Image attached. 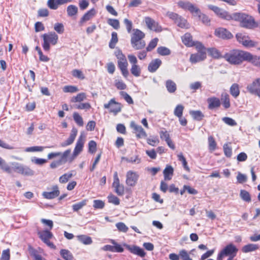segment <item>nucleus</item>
I'll use <instances>...</instances> for the list:
<instances>
[{
	"instance_id": "1",
	"label": "nucleus",
	"mask_w": 260,
	"mask_h": 260,
	"mask_svg": "<svg viewBox=\"0 0 260 260\" xmlns=\"http://www.w3.org/2000/svg\"><path fill=\"white\" fill-rule=\"evenodd\" d=\"M249 52L241 50H233L225 53L223 58L230 64L238 65L248 59Z\"/></svg>"
},
{
	"instance_id": "2",
	"label": "nucleus",
	"mask_w": 260,
	"mask_h": 260,
	"mask_svg": "<svg viewBox=\"0 0 260 260\" xmlns=\"http://www.w3.org/2000/svg\"><path fill=\"white\" fill-rule=\"evenodd\" d=\"M231 20H234L240 22L241 26L245 28H251L254 24L253 18L245 13H235L232 14Z\"/></svg>"
},
{
	"instance_id": "3",
	"label": "nucleus",
	"mask_w": 260,
	"mask_h": 260,
	"mask_svg": "<svg viewBox=\"0 0 260 260\" xmlns=\"http://www.w3.org/2000/svg\"><path fill=\"white\" fill-rule=\"evenodd\" d=\"M133 31L131 40L132 47L136 50L143 49L146 45L145 41L142 40L145 37L144 33L138 29H134Z\"/></svg>"
},
{
	"instance_id": "4",
	"label": "nucleus",
	"mask_w": 260,
	"mask_h": 260,
	"mask_svg": "<svg viewBox=\"0 0 260 260\" xmlns=\"http://www.w3.org/2000/svg\"><path fill=\"white\" fill-rule=\"evenodd\" d=\"M43 40L42 47L45 51L48 52L50 49V44L55 45L58 42V36L53 31L46 33L42 35Z\"/></svg>"
},
{
	"instance_id": "5",
	"label": "nucleus",
	"mask_w": 260,
	"mask_h": 260,
	"mask_svg": "<svg viewBox=\"0 0 260 260\" xmlns=\"http://www.w3.org/2000/svg\"><path fill=\"white\" fill-rule=\"evenodd\" d=\"M238 249L233 244H230L224 247L218 254L217 260H222V258L225 256L234 257L237 254Z\"/></svg>"
},
{
	"instance_id": "6",
	"label": "nucleus",
	"mask_w": 260,
	"mask_h": 260,
	"mask_svg": "<svg viewBox=\"0 0 260 260\" xmlns=\"http://www.w3.org/2000/svg\"><path fill=\"white\" fill-rule=\"evenodd\" d=\"M246 89L249 93L260 98V78L254 79L247 86Z\"/></svg>"
},
{
	"instance_id": "7",
	"label": "nucleus",
	"mask_w": 260,
	"mask_h": 260,
	"mask_svg": "<svg viewBox=\"0 0 260 260\" xmlns=\"http://www.w3.org/2000/svg\"><path fill=\"white\" fill-rule=\"evenodd\" d=\"M13 169L18 173L25 176H32L35 174L34 171L31 170L28 167L20 165L18 163L16 164V165L14 167Z\"/></svg>"
},
{
	"instance_id": "8",
	"label": "nucleus",
	"mask_w": 260,
	"mask_h": 260,
	"mask_svg": "<svg viewBox=\"0 0 260 260\" xmlns=\"http://www.w3.org/2000/svg\"><path fill=\"white\" fill-rule=\"evenodd\" d=\"M208 8L212 10L219 17L227 20H231L232 15L229 14L226 11L220 8L213 5H209Z\"/></svg>"
},
{
	"instance_id": "9",
	"label": "nucleus",
	"mask_w": 260,
	"mask_h": 260,
	"mask_svg": "<svg viewBox=\"0 0 260 260\" xmlns=\"http://www.w3.org/2000/svg\"><path fill=\"white\" fill-rule=\"evenodd\" d=\"M113 187L115 188V192L118 196H122L124 192V188L123 185L120 184L119 179L117 172L114 174V181L112 184Z\"/></svg>"
},
{
	"instance_id": "10",
	"label": "nucleus",
	"mask_w": 260,
	"mask_h": 260,
	"mask_svg": "<svg viewBox=\"0 0 260 260\" xmlns=\"http://www.w3.org/2000/svg\"><path fill=\"white\" fill-rule=\"evenodd\" d=\"M105 109L109 110V112L116 114L121 111L120 104L116 102L114 99H111L108 103L104 105Z\"/></svg>"
},
{
	"instance_id": "11",
	"label": "nucleus",
	"mask_w": 260,
	"mask_h": 260,
	"mask_svg": "<svg viewBox=\"0 0 260 260\" xmlns=\"http://www.w3.org/2000/svg\"><path fill=\"white\" fill-rule=\"evenodd\" d=\"M71 153V150L68 149L63 153L60 152H51L48 154L47 157L48 159H53L57 156H60V159L61 161L65 164L67 161V157Z\"/></svg>"
},
{
	"instance_id": "12",
	"label": "nucleus",
	"mask_w": 260,
	"mask_h": 260,
	"mask_svg": "<svg viewBox=\"0 0 260 260\" xmlns=\"http://www.w3.org/2000/svg\"><path fill=\"white\" fill-rule=\"evenodd\" d=\"M84 142L85 137L81 134L77 140L75 147L73 151V156L76 157L82 151Z\"/></svg>"
},
{
	"instance_id": "13",
	"label": "nucleus",
	"mask_w": 260,
	"mask_h": 260,
	"mask_svg": "<svg viewBox=\"0 0 260 260\" xmlns=\"http://www.w3.org/2000/svg\"><path fill=\"white\" fill-rule=\"evenodd\" d=\"M139 175L135 172L129 171L126 173V183L128 186H134L136 185Z\"/></svg>"
},
{
	"instance_id": "14",
	"label": "nucleus",
	"mask_w": 260,
	"mask_h": 260,
	"mask_svg": "<svg viewBox=\"0 0 260 260\" xmlns=\"http://www.w3.org/2000/svg\"><path fill=\"white\" fill-rule=\"evenodd\" d=\"M123 246L132 253L139 255L142 257H144L146 253L142 248L136 245H130L124 244Z\"/></svg>"
},
{
	"instance_id": "15",
	"label": "nucleus",
	"mask_w": 260,
	"mask_h": 260,
	"mask_svg": "<svg viewBox=\"0 0 260 260\" xmlns=\"http://www.w3.org/2000/svg\"><path fill=\"white\" fill-rule=\"evenodd\" d=\"M145 21L147 27L150 29L156 32L161 31V27L153 19L147 17L145 18Z\"/></svg>"
},
{
	"instance_id": "16",
	"label": "nucleus",
	"mask_w": 260,
	"mask_h": 260,
	"mask_svg": "<svg viewBox=\"0 0 260 260\" xmlns=\"http://www.w3.org/2000/svg\"><path fill=\"white\" fill-rule=\"evenodd\" d=\"M206 58V50H201L197 53L191 54L190 57V61L191 63H195L204 60Z\"/></svg>"
},
{
	"instance_id": "17",
	"label": "nucleus",
	"mask_w": 260,
	"mask_h": 260,
	"mask_svg": "<svg viewBox=\"0 0 260 260\" xmlns=\"http://www.w3.org/2000/svg\"><path fill=\"white\" fill-rule=\"evenodd\" d=\"M215 35L223 39H229L233 37L232 34L230 31L222 27L216 29Z\"/></svg>"
},
{
	"instance_id": "18",
	"label": "nucleus",
	"mask_w": 260,
	"mask_h": 260,
	"mask_svg": "<svg viewBox=\"0 0 260 260\" xmlns=\"http://www.w3.org/2000/svg\"><path fill=\"white\" fill-rule=\"evenodd\" d=\"M130 126L137 133L136 135L138 138H141L147 137L146 132L141 125H137L135 122L132 121Z\"/></svg>"
},
{
	"instance_id": "19",
	"label": "nucleus",
	"mask_w": 260,
	"mask_h": 260,
	"mask_svg": "<svg viewBox=\"0 0 260 260\" xmlns=\"http://www.w3.org/2000/svg\"><path fill=\"white\" fill-rule=\"evenodd\" d=\"M59 190L57 185H54L52 187V190L51 191H45L42 194L44 198L47 199H53L59 195Z\"/></svg>"
},
{
	"instance_id": "20",
	"label": "nucleus",
	"mask_w": 260,
	"mask_h": 260,
	"mask_svg": "<svg viewBox=\"0 0 260 260\" xmlns=\"http://www.w3.org/2000/svg\"><path fill=\"white\" fill-rule=\"evenodd\" d=\"M77 129L75 127H73L71 130L69 138L65 142L61 143L60 146L64 147L71 145L74 142L77 135Z\"/></svg>"
},
{
	"instance_id": "21",
	"label": "nucleus",
	"mask_w": 260,
	"mask_h": 260,
	"mask_svg": "<svg viewBox=\"0 0 260 260\" xmlns=\"http://www.w3.org/2000/svg\"><path fill=\"white\" fill-rule=\"evenodd\" d=\"M159 135L160 139L165 140L170 148L173 150L175 148L174 144L170 139V135L167 131H161L159 132Z\"/></svg>"
},
{
	"instance_id": "22",
	"label": "nucleus",
	"mask_w": 260,
	"mask_h": 260,
	"mask_svg": "<svg viewBox=\"0 0 260 260\" xmlns=\"http://www.w3.org/2000/svg\"><path fill=\"white\" fill-rule=\"evenodd\" d=\"M116 56L118 59V67L119 68L128 66L126 58L121 51H118L116 53Z\"/></svg>"
},
{
	"instance_id": "23",
	"label": "nucleus",
	"mask_w": 260,
	"mask_h": 260,
	"mask_svg": "<svg viewBox=\"0 0 260 260\" xmlns=\"http://www.w3.org/2000/svg\"><path fill=\"white\" fill-rule=\"evenodd\" d=\"M96 14V11L94 8L88 11L82 17L79 21L80 25H82L85 22L90 20L92 17L94 16Z\"/></svg>"
},
{
	"instance_id": "24",
	"label": "nucleus",
	"mask_w": 260,
	"mask_h": 260,
	"mask_svg": "<svg viewBox=\"0 0 260 260\" xmlns=\"http://www.w3.org/2000/svg\"><path fill=\"white\" fill-rule=\"evenodd\" d=\"M161 61L158 58L152 60L148 65V70L151 73L155 72L161 64Z\"/></svg>"
},
{
	"instance_id": "25",
	"label": "nucleus",
	"mask_w": 260,
	"mask_h": 260,
	"mask_svg": "<svg viewBox=\"0 0 260 260\" xmlns=\"http://www.w3.org/2000/svg\"><path fill=\"white\" fill-rule=\"evenodd\" d=\"M208 103V108L210 109H213L218 108L220 105V101L219 99L216 97H211L207 99Z\"/></svg>"
},
{
	"instance_id": "26",
	"label": "nucleus",
	"mask_w": 260,
	"mask_h": 260,
	"mask_svg": "<svg viewBox=\"0 0 260 260\" xmlns=\"http://www.w3.org/2000/svg\"><path fill=\"white\" fill-rule=\"evenodd\" d=\"M76 175L75 171H71V172L65 173L61 176L59 178V181L61 183H67L70 178Z\"/></svg>"
},
{
	"instance_id": "27",
	"label": "nucleus",
	"mask_w": 260,
	"mask_h": 260,
	"mask_svg": "<svg viewBox=\"0 0 260 260\" xmlns=\"http://www.w3.org/2000/svg\"><path fill=\"white\" fill-rule=\"evenodd\" d=\"M247 56L248 59H247V61L251 62L256 67H260V57L253 55L249 52Z\"/></svg>"
},
{
	"instance_id": "28",
	"label": "nucleus",
	"mask_w": 260,
	"mask_h": 260,
	"mask_svg": "<svg viewBox=\"0 0 260 260\" xmlns=\"http://www.w3.org/2000/svg\"><path fill=\"white\" fill-rule=\"evenodd\" d=\"M165 85L167 91L170 93L175 92L177 89V85L176 83L172 80H167Z\"/></svg>"
},
{
	"instance_id": "29",
	"label": "nucleus",
	"mask_w": 260,
	"mask_h": 260,
	"mask_svg": "<svg viewBox=\"0 0 260 260\" xmlns=\"http://www.w3.org/2000/svg\"><path fill=\"white\" fill-rule=\"evenodd\" d=\"M174 169L171 166H167L164 170L163 173L165 180H170L173 175Z\"/></svg>"
},
{
	"instance_id": "30",
	"label": "nucleus",
	"mask_w": 260,
	"mask_h": 260,
	"mask_svg": "<svg viewBox=\"0 0 260 260\" xmlns=\"http://www.w3.org/2000/svg\"><path fill=\"white\" fill-rule=\"evenodd\" d=\"M182 41L186 46L190 47L194 45V43L192 39V36L189 33H186L183 36H182Z\"/></svg>"
},
{
	"instance_id": "31",
	"label": "nucleus",
	"mask_w": 260,
	"mask_h": 260,
	"mask_svg": "<svg viewBox=\"0 0 260 260\" xmlns=\"http://www.w3.org/2000/svg\"><path fill=\"white\" fill-rule=\"evenodd\" d=\"M221 101L224 108L228 109L230 108L231 106L230 96L227 93L223 92L221 94Z\"/></svg>"
},
{
	"instance_id": "32",
	"label": "nucleus",
	"mask_w": 260,
	"mask_h": 260,
	"mask_svg": "<svg viewBox=\"0 0 260 260\" xmlns=\"http://www.w3.org/2000/svg\"><path fill=\"white\" fill-rule=\"evenodd\" d=\"M258 246L255 244H248L245 245L242 248V251L244 253H248L256 250L258 249Z\"/></svg>"
},
{
	"instance_id": "33",
	"label": "nucleus",
	"mask_w": 260,
	"mask_h": 260,
	"mask_svg": "<svg viewBox=\"0 0 260 260\" xmlns=\"http://www.w3.org/2000/svg\"><path fill=\"white\" fill-rule=\"evenodd\" d=\"M78 12V9L77 6L73 5H69L67 8V12L68 16L73 17L76 15Z\"/></svg>"
},
{
	"instance_id": "34",
	"label": "nucleus",
	"mask_w": 260,
	"mask_h": 260,
	"mask_svg": "<svg viewBox=\"0 0 260 260\" xmlns=\"http://www.w3.org/2000/svg\"><path fill=\"white\" fill-rule=\"evenodd\" d=\"M40 239L44 242L49 240L53 236L52 233L48 231L45 230L38 233Z\"/></svg>"
},
{
	"instance_id": "35",
	"label": "nucleus",
	"mask_w": 260,
	"mask_h": 260,
	"mask_svg": "<svg viewBox=\"0 0 260 260\" xmlns=\"http://www.w3.org/2000/svg\"><path fill=\"white\" fill-rule=\"evenodd\" d=\"M230 92L231 95L235 98L238 97L240 94L239 85L237 83H234L232 84L230 87Z\"/></svg>"
},
{
	"instance_id": "36",
	"label": "nucleus",
	"mask_w": 260,
	"mask_h": 260,
	"mask_svg": "<svg viewBox=\"0 0 260 260\" xmlns=\"http://www.w3.org/2000/svg\"><path fill=\"white\" fill-rule=\"evenodd\" d=\"M189 114L194 120H196L198 121H201L204 117V115L202 113V112L199 110L190 111Z\"/></svg>"
},
{
	"instance_id": "37",
	"label": "nucleus",
	"mask_w": 260,
	"mask_h": 260,
	"mask_svg": "<svg viewBox=\"0 0 260 260\" xmlns=\"http://www.w3.org/2000/svg\"><path fill=\"white\" fill-rule=\"evenodd\" d=\"M86 99V94L84 92H81L78 93L76 96H73L71 99V102L72 103L81 102Z\"/></svg>"
},
{
	"instance_id": "38",
	"label": "nucleus",
	"mask_w": 260,
	"mask_h": 260,
	"mask_svg": "<svg viewBox=\"0 0 260 260\" xmlns=\"http://www.w3.org/2000/svg\"><path fill=\"white\" fill-rule=\"evenodd\" d=\"M175 23L182 28H188L189 27V24L187 23V20L181 16Z\"/></svg>"
},
{
	"instance_id": "39",
	"label": "nucleus",
	"mask_w": 260,
	"mask_h": 260,
	"mask_svg": "<svg viewBox=\"0 0 260 260\" xmlns=\"http://www.w3.org/2000/svg\"><path fill=\"white\" fill-rule=\"evenodd\" d=\"M0 169L8 173H11V169L6 161L0 156Z\"/></svg>"
},
{
	"instance_id": "40",
	"label": "nucleus",
	"mask_w": 260,
	"mask_h": 260,
	"mask_svg": "<svg viewBox=\"0 0 260 260\" xmlns=\"http://www.w3.org/2000/svg\"><path fill=\"white\" fill-rule=\"evenodd\" d=\"M78 240L85 245H89L92 243L91 238L86 235H79L77 236Z\"/></svg>"
},
{
	"instance_id": "41",
	"label": "nucleus",
	"mask_w": 260,
	"mask_h": 260,
	"mask_svg": "<svg viewBox=\"0 0 260 260\" xmlns=\"http://www.w3.org/2000/svg\"><path fill=\"white\" fill-rule=\"evenodd\" d=\"M60 254L65 260H73L74 258L73 254L68 250L61 249L60 251Z\"/></svg>"
},
{
	"instance_id": "42",
	"label": "nucleus",
	"mask_w": 260,
	"mask_h": 260,
	"mask_svg": "<svg viewBox=\"0 0 260 260\" xmlns=\"http://www.w3.org/2000/svg\"><path fill=\"white\" fill-rule=\"evenodd\" d=\"M240 197L242 200L246 202H251V196L249 193L245 190H241L240 193Z\"/></svg>"
},
{
	"instance_id": "43",
	"label": "nucleus",
	"mask_w": 260,
	"mask_h": 260,
	"mask_svg": "<svg viewBox=\"0 0 260 260\" xmlns=\"http://www.w3.org/2000/svg\"><path fill=\"white\" fill-rule=\"evenodd\" d=\"M111 36V39L109 43V46L110 48L114 49L118 40L117 34L116 32H113Z\"/></svg>"
},
{
	"instance_id": "44",
	"label": "nucleus",
	"mask_w": 260,
	"mask_h": 260,
	"mask_svg": "<svg viewBox=\"0 0 260 260\" xmlns=\"http://www.w3.org/2000/svg\"><path fill=\"white\" fill-rule=\"evenodd\" d=\"M131 72L134 76L139 77L140 76L141 73V68L138 64L132 65L131 69Z\"/></svg>"
},
{
	"instance_id": "45",
	"label": "nucleus",
	"mask_w": 260,
	"mask_h": 260,
	"mask_svg": "<svg viewBox=\"0 0 260 260\" xmlns=\"http://www.w3.org/2000/svg\"><path fill=\"white\" fill-rule=\"evenodd\" d=\"M208 145H209V149L213 151L215 150L216 148V142L213 136H209L208 139Z\"/></svg>"
},
{
	"instance_id": "46",
	"label": "nucleus",
	"mask_w": 260,
	"mask_h": 260,
	"mask_svg": "<svg viewBox=\"0 0 260 260\" xmlns=\"http://www.w3.org/2000/svg\"><path fill=\"white\" fill-rule=\"evenodd\" d=\"M122 160H124L127 162L135 163V164H140L141 162V158H139L138 155H136L135 157H122Z\"/></svg>"
},
{
	"instance_id": "47",
	"label": "nucleus",
	"mask_w": 260,
	"mask_h": 260,
	"mask_svg": "<svg viewBox=\"0 0 260 260\" xmlns=\"http://www.w3.org/2000/svg\"><path fill=\"white\" fill-rule=\"evenodd\" d=\"M184 106L181 104L177 105L174 111V114L177 117L182 116L184 110Z\"/></svg>"
},
{
	"instance_id": "48",
	"label": "nucleus",
	"mask_w": 260,
	"mask_h": 260,
	"mask_svg": "<svg viewBox=\"0 0 260 260\" xmlns=\"http://www.w3.org/2000/svg\"><path fill=\"white\" fill-rule=\"evenodd\" d=\"M87 204V200H84L81 202L77 203L73 205L72 208L74 211H78L79 210L82 208L84 206H85Z\"/></svg>"
},
{
	"instance_id": "49",
	"label": "nucleus",
	"mask_w": 260,
	"mask_h": 260,
	"mask_svg": "<svg viewBox=\"0 0 260 260\" xmlns=\"http://www.w3.org/2000/svg\"><path fill=\"white\" fill-rule=\"evenodd\" d=\"M73 118L76 123L79 126H82L83 125V120L82 117L77 112L73 113Z\"/></svg>"
},
{
	"instance_id": "50",
	"label": "nucleus",
	"mask_w": 260,
	"mask_h": 260,
	"mask_svg": "<svg viewBox=\"0 0 260 260\" xmlns=\"http://www.w3.org/2000/svg\"><path fill=\"white\" fill-rule=\"evenodd\" d=\"M199 18V19L202 22V23L206 25H209L210 23V19L209 17L202 13H200L197 15Z\"/></svg>"
},
{
	"instance_id": "51",
	"label": "nucleus",
	"mask_w": 260,
	"mask_h": 260,
	"mask_svg": "<svg viewBox=\"0 0 260 260\" xmlns=\"http://www.w3.org/2000/svg\"><path fill=\"white\" fill-rule=\"evenodd\" d=\"M157 52L161 55H168L171 53V51L169 49L166 47H159L157 49Z\"/></svg>"
},
{
	"instance_id": "52",
	"label": "nucleus",
	"mask_w": 260,
	"mask_h": 260,
	"mask_svg": "<svg viewBox=\"0 0 260 260\" xmlns=\"http://www.w3.org/2000/svg\"><path fill=\"white\" fill-rule=\"evenodd\" d=\"M194 16H197L198 14L201 13V11L199 8H198L194 5L190 3L187 9Z\"/></svg>"
},
{
	"instance_id": "53",
	"label": "nucleus",
	"mask_w": 260,
	"mask_h": 260,
	"mask_svg": "<svg viewBox=\"0 0 260 260\" xmlns=\"http://www.w3.org/2000/svg\"><path fill=\"white\" fill-rule=\"evenodd\" d=\"M178 160L182 162L184 168L187 171H189V168L187 166V162L185 158L183 155L182 153H180L177 155Z\"/></svg>"
},
{
	"instance_id": "54",
	"label": "nucleus",
	"mask_w": 260,
	"mask_h": 260,
	"mask_svg": "<svg viewBox=\"0 0 260 260\" xmlns=\"http://www.w3.org/2000/svg\"><path fill=\"white\" fill-rule=\"evenodd\" d=\"M110 242L113 245L114 252H122L124 251L122 246L116 242L114 240H111Z\"/></svg>"
},
{
	"instance_id": "55",
	"label": "nucleus",
	"mask_w": 260,
	"mask_h": 260,
	"mask_svg": "<svg viewBox=\"0 0 260 260\" xmlns=\"http://www.w3.org/2000/svg\"><path fill=\"white\" fill-rule=\"evenodd\" d=\"M57 2L58 0H48L47 6L51 9L56 10L60 5Z\"/></svg>"
},
{
	"instance_id": "56",
	"label": "nucleus",
	"mask_w": 260,
	"mask_h": 260,
	"mask_svg": "<svg viewBox=\"0 0 260 260\" xmlns=\"http://www.w3.org/2000/svg\"><path fill=\"white\" fill-rule=\"evenodd\" d=\"M158 41V39L156 38L152 39L146 48L147 51L152 50L156 46Z\"/></svg>"
},
{
	"instance_id": "57",
	"label": "nucleus",
	"mask_w": 260,
	"mask_h": 260,
	"mask_svg": "<svg viewBox=\"0 0 260 260\" xmlns=\"http://www.w3.org/2000/svg\"><path fill=\"white\" fill-rule=\"evenodd\" d=\"M72 75L76 78L83 80L85 78V77L82 72L79 70L75 69L72 71Z\"/></svg>"
},
{
	"instance_id": "58",
	"label": "nucleus",
	"mask_w": 260,
	"mask_h": 260,
	"mask_svg": "<svg viewBox=\"0 0 260 260\" xmlns=\"http://www.w3.org/2000/svg\"><path fill=\"white\" fill-rule=\"evenodd\" d=\"M108 23L115 29H118L120 26L119 22L117 19H109L108 20Z\"/></svg>"
},
{
	"instance_id": "59",
	"label": "nucleus",
	"mask_w": 260,
	"mask_h": 260,
	"mask_svg": "<svg viewBox=\"0 0 260 260\" xmlns=\"http://www.w3.org/2000/svg\"><path fill=\"white\" fill-rule=\"evenodd\" d=\"M96 150V143L95 141L91 140L88 143V151L90 153H94Z\"/></svg>"
},
{
	"instance_id": "60",
	"label": "nucleus",
	"mask_w": 260,
	"mask_h": 260,
	"mask_svg": "<svg viewBox=\"0 0 260 260\" xmlns=\"http://www.w3.org/2000/svg\"><path fill=\"white\" fill-rule=\"evenodd\" d=\"M223 151L225 155L228 157H230L232 154V149L228 144H225L223 145Z\"/></svg>"
},
{
	"instance_id": "61",
	"label": "nucleus",
	"mask_w": 260,
	"mask_h": 260,
	"mask_svg": "<svg viewBox=\"0 0 260 260\" xmlns=\"http://www.w3.org/2000/svg\"><path fill=\"white\" fill-rule=\"evenodd\" d=\"M120 95L129 104H133V100L131 96L125 91H120Z\"/></svg>"
},
{
	"instance_id": "62",
	"label": "nucleus",
	"mask_w": 260,
	"mask_h": 260,
	"mask_svg": "<svg viewBox=\"0 0 260 260\" xmlns=\"http://www.w3.org/2000/svg\"><path fill=\"white\" fill-rule=\"evenodd\" d=\"M93 202V207L94 209H103L105 206V203L102 200H95Z\"/></svg>"
},
{
	"instance_id": "63",
	"label": "nucleus",
	"mask_w": 260,
	"mask_h": 260,
	"mask_svg": "<svg viewBox=\"0 0 260 260\" xmlns=\"http://www.w3.org/2000/svg\"><path fill=\"white\" fill-rule=\"evenodd\" d=\"M116 226L117 229L120 231L126 233L128 230V227L123 222H118L116 224Z\"/></svg>"
},
{
	"instance_id": "64",
	"label": "nucleus",
	"mask_w": 260,
	"mask_h": 260,
	"mask_svg": "<svg viewBox=\"0 0 260 260\" xmlns=\"http://www.w3.org/2000/svg\"><path fill=\"white\" fill-rule=\"evenodd\" d=\"M179 255L182 260H192L190 258L187 252L184 249L180 251Z\"/></svg>"
}]
</instances>
